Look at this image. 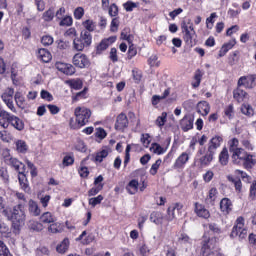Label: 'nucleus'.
Here are the masks:
<instances>
[{
    "mask_svg": "<svg viewBox=\"0 0 256 256\" xmlns=\"http://www.w3.org/2000/svg\"><path fill=\"white\" fill-rule=\"evenodd\" d=\"M4 217L12 222L13 233L19 235V231H21V227L25 225L27 219L23 204H17L12 209L10 208L9 211H4Z\"/></svg>",
    "mask_w": 256,
    "mask_h": 256,
    "instance_id": "obj_1",
    "label": "nucleus"
},
{
    "mask_svg": "<svg viewBox=\"0 0 256 256\" xmlns=\"http://www.w3.org/2000/svg\"><path fill=\"white\" fill-rule=\"evenodd\" d=\"M5 162L13 167L15 171H18V181L20 183L21 189L25 191V193H29L31 188H29V184L27 183V176L25 175V164L19 161L17 158H5Z\"/></svg>",
    "mask_w": 256,
    "mask_h": 256,
    "instance_id": "obj_2",
    "label": "nucleus"
},
{
    "mask_svg": "<svg viewBox=\"0 0 256 256\" xmlns=\"http://www.w3.org/2000/svg\"><path fill=\"white\" fill-rule=\"evenodd\" d=\"M4 119L5 120L1 126L3 129H7L10 125L16 129V131H23V129H25V122H23L21 118L12 115L11 113L5 114Z\"/></svg>",
    "mask_w": 256,
    "mask_h": 256,
    "instance_id": "obj_3",
    "label": "nucleus"
},
{
    "mask_svg": "<svg viewBox=\"0 0 256 256\" xmlns=\"http://www.w3.org/2000/svg\"><path fill=\"white\" fill-rule=\"evenodd\" d=\"M74 115L76 117L77 128L83 127L89 123V119H91V110L86 107H77L74 111Z\"/></svg>",
    "mask_w": 256,
    "mask_h": 256,
    "instance_id": "obj_4",
    "label": "nucleus"
},
{
    "mask_svg": "<svg viewBox=\"0 0 256 256\" xmlns=\"http://www.w3.org/2000/svg\"><path fill=\"white\" fill-rule=\"evenodd\" d=\"M92 43L91 33L84 31L79 38L73 40V47L76 51H83L85 47H89Z\"/></svg>",
    "mask_w": 256,
    "mask_h": 256,
    "instance_id": "obj_5",
    "label": "nucleus"
},
{
    "mask_svg": "<svg viewBox=\"0 0 256 256\" xmlns=\"http://www.w3.org/2000/svg\"><path fill=\"white\" fill-rule=\"evenodd\" d=\"M231 237H239V239H245L247 237V226H245V218L243 216L236 219Z\"/></svg>",
    "mask_w": 256,
    "mask_h": 256,
    "instance_id": "obj_6",
    "label": "nucleus"
},
{
    "mask_svg": "<svg viewBox=\"0 0 256 256\" xmlns=\"http://www.w3.org/2000/svg\"><path fill=\"white\" fill-rule=\"evenodd\" d=\"M13 95H15V90L8 88L2 93L1 97L8 109H10L12 113H17V108H15V104H13Z\"/></svg>",
    "mask_w": 256,
    "mask_h": 256,
    "instance_id": "obj_7",
    "label": "nucleus"
},
{
    "mask_svg": "<svg viewBox=\"0 0 256 256\" xmlns=\"http://www.w3.org/2000/svg\"><path fill=\"white\" fill-rule=\"evenodd\" d=\"M214 243H215V240L213 239H210L207 242H204L201 248L202 256H223V254L220 253L219 251L213 250L215 249V246H213Z\"/></svg>",
    "mask_w": 256,
    "mask_h": 256,
    "instance_id": "obj_8",
    "label": "nucleus"
},
{
    "mask_svg": "<svg viewBox=\"0 0 256 256\" xmlns=\"http://www.w3.org/2000/svg\"><path fill=\"white\" fill-rule=\"evenodd\" d=\"M72 63L75 67H78L79 69H85L91 65V62L89 61V58H87V55L83 53H77L72 58Z\"/></svg>",
    "mask_w": 256,
    "mask_h": 256,
    "instance_id": "obj_9",
    "label": "nucleus"
},
{
    "mask_svg": "<svg viewBox=\"0 0 256 256\" xmlns=\"http://www.w3.org/2000/svg\"><path fill=\"white\" fill-rule=\"evenodd\" d=\"M181 211H183L182 203H174L168 207V221H173V219H177L179 215H181Z\"/></svg>",
    "mask_w": 256,
    "mask_h": 256,
    "instance_id": "obj_10",
    "label": "nucleus"
},
{
    "mask_svg": "<svg viewBox=\"0 0 256 256\" xmlns=\"http://www.w3.org/2000/svg\"><path fill=\"white\" fill-rule=\"evenodd\" d=\"M230 153H231L232 163L234 165H242L243 160L245 159V156L247 155L246 150L243 148L234 150V152H230Z\"/></svg>",
    "mask_w": 256,
    "mask_h": 256,
    "instance_id": "obj_11",
    "label": "nucleus"
},
{
    "mask_svg": "<svg viewBox=\"0 0 256 256\" xmlns=\"http://www.w3.org/2000/svg\"><path fill=\"white\" fill-rule=\"evenodd\" d=\"M182 31L184 33V41L187 45H193V37H195V28L193 26H182Z\"/></svg>",
    "mask_w": 256,
    "mask_h": 256,
    "instance_id": "obj_12",
    "label": "nucleus"
},
{
    "mask_svg": "<svg viewBox=\"0 0 256 256\" xmlns=\"http://www.w3.org/2000/svg\"><path fill=\"white\" fill-rule=\"evenodd\" d=\"M129 125V120L127 119V115L124 113H121L118 115L115 123V129L117 131H123L124 129H127V126Z\"/></svg>",
    "mask_w": 256,
    "mask_h": 256,
    "instance_id": "obj_13",
    "label": "nucleus"
},
{
    "mask_svg": "<svg viewBox=\"0 0 256 256\" xmlns=\"http://www.w3.org/2000/svg\"><path fill=\"white\" fill-rule=\"evenodd\" d=\"M56 69H58V71H61V73H64V75H74L75 74V67H73V65H71V64L57 62Z\"/></svg>",
    "mask_w": 256,
    "mask_h": 256,
    "instance_id": "obj_14",
    "label": "nucleus"
},
{
    "mask_svg": "<svg viewBox=\"0 0 256 256\" xmlns=\"http://www.w3.org/2000/svg\"><path fill=\"white\" fill-rule=\"evenodd\" d=\"M238 87H246V89H253V75L240 77L238 80Z\"/></svg>",
    "mask_w": 256,
    "mask_h": 256,
    "instance_id": "obj_15",
    "label": "nucleus"
},
{
    "mask_svg": "<svg viewBox=\"0 0 256 256\" xmlns=\"http://www.w3.org/2000/svg\"><path fill=\"white\" fill-rule=\"evenodd\" d=\"M211 111V106L207 101H200L197 104V113L202 115L203 117H207Z\"/></svg>",
    "mask_w": 256,
    "mask_h": 256,
    "instance_id": "obj_16",
    "label": "nucleus"
},
{
    "mask_svg": "<svg viewBox=\"0 0 256 256\" xmlns=\"http://www.w3.org/2000/svg\"><path fill=\"white\" fill-rule=\"evenodd\" d=\"M28 211L33 217H39V215H41V208H39V204L33 199L28 201Z\"/></svg>",
    "mask_w": 256,
    "mask_h": 256,
    "instance_id": "obj_17",
    "label": "nucleus"
},
{
    "mask_svg": "<svg viewBox=\"0 0 256 256\" xmlns=\"http://www.w3.org/2000/svg\"><path fill=\"white\" fill-rule=\"evenodd\" d=\"M187 161H189V154L186 152H183L175 161L174 163V169H183L185 165L187 164Z\"/></svg>",
    "mask_w": 256,
    "mask_h": 256,
    "instance_id": "obj_18",
    "label": "nucleus"
},
{
    "mask_svg": "<svg viewBox=\"0 0 256 256\" xmlns=\"http://www.w3.org/2000/svg\"><path fill=\"white\" fill-rule=\"evenodd\" d=\"M37 58L39 61H42V63H49L53 56L51 55V52H49L47 49L42 48L38 50Z\"/></svg>",
    "mask_w": 256,
    "mask_h": 256,
    "instance_id": "obj_19",
    "label": "nucleus"
},
{
    "mask_svg": "<svg viewBox=\"0 0 256 256\" xmlns=\"http://www.w3.org/2000/svg\"><path fill=\"white\" fill-rule=\"evenodd\" d=\"M195 213L196 215L202 217L203 219H209V217H211L209 210H207L205 206H202L199 203H195Z\"/></svg>",
    "mask_w": 256,
    "mask_h": 256,
    "instance_id": "obj_20",
    "label": "nucleus"
},
{
    "mask_svg": "<svg viewBox=\"0 0 256 256\" xmlns=\"http://www.w3.org/2000/svg\"><path fill=\"white\" fill-rule=\"evenodd\" d=\"M221 141H223V138L219 136H215L210 140L208 151L215 154V151H217L218 147H221Z\"/></svg>",
    "mask_w": 256,
    "mask_h": 256,
    "instance_id": "obj_21",
    "label": "nucleus"
},
{
    "mask_svg": "<svg viewBox=\"0 0 256 256\" xmlns=\"http://www.w3.org/2000/svg\"><path fill=\"white\" fill-rule=\"evenodd\" d=\"M233 97L238 103H243V101L248 99L247 92H245L241 88H237L233 91Z\"/></svg>",
    "mask_w": 256,
    "mask_h": 256,
    "instance_id": "obj_22",
    "label": "nucleus"
},
{
    "mask_svg": "<svg viewBox=\"0 0 256 256\" xmlns=\"http://www.w3.org/2000/svg\"><path fill=\"white\" fill-rule=\"evenodd\" d=\"M255 159L253 158V155L246 153V156H244V159L242 161V165L244 169H253L255 165Z\"/></svg>",
    "mask_w": 256,
    "mask_h": 256,
    "instance_id": "obj_23",
    "label": "nucleus"
},
{
    "mask_svg": "<svg viewBox=\"0 0 256 256\" xmlns=\"http://www.w3.org/2000/svg\"><path fill=\"white\" fill-rule=\"evenodd\" d=\"M40 221L41 223L49 225L51 223H55L57 221V218L51 212H44L40 216Z\"/></svg>",
    "mask_w": 256,
    "mask_h": 256,
    "instance_id": "obj_24",
    "label": "nucleus"
},
{
    "mask_svg": "<svg viewBox=\"0 0 256 256\" xmlns=\"http://www.w3.org/2000/svg\"><path fill=\"white\" fill-rule=\"evenodd\" d=\"M115 40V37L102 40L100 44L97 46V53L105 51L109 47V45H111V43H115Z\"/></svg>",
    "mask_w": 256,
    "mask_h": 256,
    "instance_id": "obj_25",
    "label": "nucleus"
},
{
    "mask_svg": "<svg viewBox=\"0 0 256 256\" xmlns=\"http://www.w3.org/2000/svg\"><path fill=\"white\" fill-rule=\"evenodd\" d=\"M215 153L211 152L210 150H207L206 154L200 158V165L202 167L207 166L213 161V156Z\"/></svg>",
    "mask_w": 256,
    "mask_h": 256,
    "instance_id": "obj_26",
    "label": "nucleus"
},
{
    "mask_svg": "<svg viewBox=\"0 0 256 256\" xmlns=\"http://www.w3.org/2000/svg\"><path fill=\"white\" fill-rule=\"evenodd\" d=\"M219 163L223 167L228 165L229 163V150L227 148H223L222 151L219 154Z\"/></svg>",
    "mask_w": 256,
    "mask_h": 256,
    "instance_id": "obj_27",
    "label": "nucleus"
},
{
    "mask_svg": "<svg viewBox=\"0 0 256 256\" xmlns=\"http://www.w3.org/2000/svg\"><path fill=\"white\" fill-rule=\"evenodd\" d=\"M126 190L130 195H135V193L139 191V181H137L136 179L131 180L126 186Z\"/></svg>",
    "mask_w": 256,
    "mask_h": 256,
    "instance_id": "obj_28",
    "label": "nucleus"
},
{
    "mask_svg": "<svg viewBox=\"0 0 256 256\" xmlns=\"http://www.w3.org/2000/svg\"><path fill=\"white\" fill-rule=\"evenodd\" d=\"M14 99L16 101V105L20 109H25V107H27V101L25 100V97L23 96V94H21V92H16Z\"/></svg>",
    "mask_w": 256,
    "mask_h": 256,
    "instance_id": "obj_29",
    "label": "nucleus"
},
{
    "mask_svg": "<svg viewBox=\"0 0 256 256\" xmlns=\"http://www.w3.org/2000/svg\"><path fill=\"white\" fill-rule=\"evenodd\" d=\"M69 238H64L63 241L56 247L58 253L64 254L69 251Z\"/></svg>",
    "mask_w": 256,
    "mask_h": 256,
    "instance_id": "obj_30",
    "label": "nucleus"
},
{
    "mask_svg": "<svg viewBox=\"0 0 256 256\" xmlns=\"http://www.w3.org/2000/svg\"><path fill=\"white\" fill-rule=\"evenodd\" d=\"M236 43L237 41L233 39V40H230L228 43L224 44L220 49V57L225 56L227 52L230 51V49H233V47H235Z\"/></svg>",
    "mask_w": 256,
    "mask_h": 256,
    "instance_id": "obj_31",
    "label": "nucleus"
},
{
    "mask_svg": "<svg viewBox=\"0 0 256 256\" xmlns=\"http://www.w3.org/2000/svg\"><path fill=\"white\" fill-rule=\"evenodd\" d=\"M0 234L2 237H11V228H9V225H7V223L3 222L2 220H0Z\"/></svg>",
    "mask_w": 256,
    "mask_h": 256,
    "instance_id": "obj_32",
    "label": "nucleus"
},
{
    "mask_svg": "<svg viewBox=\"0 0 256 256\" xmlns=\"http://www.w3.org/2000/svg\"><path fill=\"white\" fill-rule=\"evenodd\" d=\"M231 200L229 198H223L220 202V209L223 213L229 214L231 211Z\"/></svg>",
    "mask_w": 256,
    "mask_h": 256,
    "instance_id": "obj_33",
    "label": "nucleus"
},
{
    "mask_svg": "<svg viewBox=\"0 0 256 256\" xmlns=\"http://www.w3.org/2000/svg\"><path fill=\"white\" fill-rule=\"evenodd\" d=\"M49 233H63V226L59 222L50 223L48 226Z\"/></svg>",
    "mask_w": 256,
    "mask_h": 256,
    "instance_id": "obj_34",
    "label": "nucleus"
},
{
    "mask_svg": "<svg viewBox=\"0 0 256 256\" xmlns=\"http://www.w3.org/2000/svg\"><path fill=\"white\" fill-rule=\"evenodd\" d=\"M150 221L156 225L163 223V214L161 212H152L150 215Z\"/></svg>",
    "mask_w": 256,
    "mask_h": 256,
    "instance_id": "obj_35",
    "label": "nucleus"
},
{
    "mask_svg": "<svg viewBox=\"0 0 256 256\" xmlns=\"http://www.w3.org/2000/svg\"><path fill=\"white\" fill-rule=\"evenodd\" d=\"M16 145V151L18 153H27L29 147L27 146V143L24 140H17L15 142Z\"/></svg>",
    "mask_w": 256,
    "mask_h": 256,
    "instance_id": "obj_36",
    "label": "nucleus"
},
{
    "mask_svg": "<svg viewBox=\"0 0 256 256\" xmlns=\"http://www.w3.org/2000/svg\"><path fill=\"white\" fill-rule=\"evenodd\" d=\"M169 93H170V90L166 89L162 96L154 95L152 97V105H154V106L159 105L160 101H163V99H167V97H169Z\"/></svg>",
    "mask_w": 256,
    "mask_h": 256,
    "instance_id": "obj_37",
    "label": "nucleus"
},
{
    "mask_svg": "<svg viewBox=\"0 0 256 256\" xmlns=\"http://www.w3.org/2000/svg\"><path fill=\"white\" fill-rule=\"evenodd\" d=\"M183 131H189L193 127V120L189 118H183L180 122Z\"/></svg>",
    "mask_w": 256,
    "mask_h": 256,
    "instance_id": "obj_38",
    "label": "nucleus"
},
{
    "mask_svg": "<svg viewBox=\"0 0 256 256\" xmlns=\"http://www.w3.org/2000/svg\"><path fill=\"white\" fill-rule=\"evenodd\" d=\"M228 149L230 153H233L234 151H237L239 148V139L237 138H232L229 142H228Z\"/></svg>",
    "mask_w": 256,
    "mask_h": 256,
    "instance_id": "obj_39",
    "label": "nucleus"
},
{
    "mask_svg": "<svg viewBox=\"0 0 256 256\" xmlns=\"http://www.w3.org/2000/svg\"><path fill=\"white\" fill-rule=\"evenodd\" d=\"M241 112L247 117H253V115L255 114L253 107H251V105L249 104H243L241 106Z\"/></svg>",
    "mask_w": 256,
    "mask_h": 256,
    "instance_id": "obj_40",
    "label": "nucleus"
},
{
    "mask_svg": "<svg viewBox=\"0 0 256 256\" xmlns=\"http://www.w3.org/2000/svg\"><path fill=\"white\" fill-rule=\"evenodd\" d=\"M82 26L84 27V29H86V31L88 33H91L93 31H95V27H96L95 22L93 20H90V19L82 22Z\"/></svg>",
    "mask_w": 256,
    "mask_h": 256,
    "instance_id": "obj_41",
    "label": "nucleus"
},
{
    "mask_svg": "<svg viewBox=\"0 0 256 256\" xmlns=\"http://www.w3.org/2000/svg\"><path fill=\"white\" fill-rule=\"evenodd\" d=\"M165 123H167V112H162V114L157 117L155 125H157V127H160L161 129V127H163Z\"/></svg>",
    "mask_w": 256,
    "mask_h": 256,
    "instance_id": "obj_42",
    "label": "nucleus"
},
{
    "mask_svg": "<svg viewBox=\"0 0 256 256\" xmlns=\"http://www.w3.org/2000/svg\"><path fill=\"white\" fill-rule=\"evenodd\" d=\"M54 17L55 9L49 8L47 11L43 13L42 19H44V21H53Z\"/></svg>",
    "mask_w": 256,
    "mask_h": 256,
    "instance_id": "obj_43",
    "label": "nucleus"
},
{
    "mask_svg": "<svg viewBox=\"0 0 256 256\" xmlns=\"http://www.w3.org/2000/svg\"><path fill=\"white\" fill-rule=\"evenodd\" d=\"M123 7L125 11L131 12L133 9H137V7H139V2L127 1L123 4Z\"/></svg>",
    "mask_w": 256,
    "mask_h": 256,
    "instance_id": "obj_44",
    "label": "nucleus"
},
{
    "mask_svg": "<svg viewBox=\"0 0 256 256\" xmlns=\"http://www.w3.org/2000/svg\"><path fill=\"white\" fill-rule=\"evenodd\" d=\"M150 151H152V153H155L156 155H163V153H165V149H163V147H161V145L157 143L151 145Z\"/></svg>",
    "mask_w": 256,
    "mask_h": 256,
    "instance_id": "obj_45",
    "label": "nucleus"
},
{
    "mask_svg": "<svg viewBox=\"0 0 256 256\" xmlns=\"http://www.w3.org/2000/svg\"><path fill=\"white\" fill-rule=\"evenodd\" d=\"M0 256H13L11 252H9V248L5 245V242L0 240Z\"/></svg>",
    "mask_w": 256,
    "mask_h": 256,
    "instance_id": "obj_46",
    "label": "nucleus"
},
{
    "mask_svg": "<svg viewBox=\"0 0 256 256\" xmlns=\"http://www.w3.org/2000/svg\"><path fill=\"white\" fill-rule=\"evenodd\" d=\"M109 155V151L107 149H103L102 151L98 152L95 156V161H98V163H101L105 157Z\"/></svg>",
    "mask_w": 256,
    "mask_h": 256,
    "instance_id": "obj_47",
    "label": "nucleus"
},
{
    "mask_svg": "<svg viewBox=\"0 0 256 256\" xmlns=\"http://www.w3.org/2000/svg\"><path fill=\"white\" fill-rule=\"evenodd\" d=\"M213 19H217V13L213 12L210 17H208L206 19V27L207 29H213V25L215 23V20Z\"/></svg>",
    "mask_w": 256,
    "mask_h": 256,
    "instance_id": "obj_48",
    "label": "nucleus"
},
{
    "mask_svg": "<svg viewBox=\"0 0 256 256\" xmlns=\"http://www.w3.org/2000/svg\"><path fill=\"white\" fill-rule=\"evenodd\" d=\"M53 36L45 35L41 38V43L44 47H49V45H53Z\"/></svg>",
    "mask_w": 256,
    "mask_h": 256,
    "instance_id": "obj_49",
    "label": "nucleus"
},
{
    "mask_svg": "<svg viewBox=\"0 0 256 256\" xmlns=\"http://www.w3.org/2000/svg\"><path fill=\"white\" fill-rule=\"evenodd\" d=\"M16 199L19 200L18 205H22V208H25V205L27 204V198H25V194L21 192H16Z\"/></svg>",
    "mask_w": 256,
    "mask_h": 256,
    "instance_id": "obj_50",
    "label": "nucleus"
},
{
    "mask_svg": "<svg viewBox=\"0 0 256 256\" xmlns=\"http://www.w3.org/2000/svg\"><path fill=\"white\" fill-rule=\"evenodd\" d=\"M71 25H73V18L71 16L64 17L60 22L61 27H71Z\"/></svg>",
    "mask_w": 256,
    "mask_h": 256,
    "instance_id": "obj_51",
    "label": "nucleus"
},
{
    "mask_svg": "<svg viewBox=\"0 0 256 256\" xmlns=\"http://www.w3.org/2000/svg\"><path fill=\"white\" fill-rule=\"evenodd\" d=\"M101 201H103V195H98L97 197L89 199V205L95 207L96 205H101Z\"/></svg>",
    "mask_w": 256,
    "mask_h": 256,
    "instance_id": "obj_52",
    "label": "nucleus"
},
{
    "mask_svg": "<svg viewBox=\"0 0 256 256\" xmlns=\"http://www.w3.org/2000/svg\"><path fill=\"white\" fill-rule=\"evenodd\" d=\"M26 165L28 169L31 170V177H37V167H35V164L29 160H26Z\"/></svg>",
    "mask_w": 256,
    "mask_h": 256,
    "instance_id": "obj_53",
    "label": "nucleus"
},
{
    "mask_svg": "<svg viewBox=\"0 0 256 256\" xmlns=\"http://www.w3.org/2000/svg\"><path fill=\"white\" fill-rule=\"evenodd\" d=\"M161 159L156 160V162L151 166L150 174L151 175H157V171L159 170V167H161Z\"/></svg>",
    "mask_w": 256,
    "mask_h": 256,
    "instance_id": "obj_54",
    "label": "nucleus"
},
{
    "mask_svg": "<svg viewBox=\"0 0 256 256\" xmlns=\"http://www.w3.org/2000/svg\"><path fill=\"white\" fill-rule=\"evenodd\" d=\"M83 15H85V9H83V7H77L74 10V18L75 19H83Z\"/></svg>",
    "mask_w": 256,
    "mask_h": 256,
    "instance_id": "obj_55",
    "label": "nucleus"
},
{
    "mask_svg": "<svg viewBox=\"0 0 256 256\" xmlns=\"http://www.w3.org/2000/svg\"><path fill=\"white\" fill-rule=\"evenodd\" d=\"M102 190H103V184H99L98 186L90 189L88 191V195H89V197H93V196L97 195V193H99Z\"/></svg>",
    "mask_w": 256,
    "mask_h": 256,
    "instance_id": "obj_56",
    "label": "nucleus"
},
{
    "mask_svg": "<svg viewBox=\"0 0 256 256\" xmlns=\"http://www.w3.org/2000/svg\"><path fill=\"white\" fill-rule=\"evenodd\" d=\"M149 65L150 67H159V58L157 57V55H152L150 56V58L148 59Z\"/></svg>",
    "mask_w": 256,
    "mask_h": 256,
    "instance_id": "obj_57",
    "label": "nucleus"
},
{
    "mask_svg": "<svg viewBox=\"0 0 256 256\" xmlns=\"http://www.w3.org/2000/svg\"><path fill=\"white\" fill-rule=\"evenodd\" d=\"M77 151H80L81 153H85L87 151V146L85 145V142L82 140H78L75 146Z\"/></svg>",
    "mask_w": 256,
    "mask_h": 256,
    "instance_id": "obj_58",
    "label": "nucleus"
},
{
    "mask_svg": "<svg viewBox=\"0 0 256 256\" xmlns=\"http://www.w3.org/2000/svg\"><path fill=\"white\" fill-rule=\"evenodd\" d=\"M226 117H228V119H233V115H234V107L233 104H230L227 106V108L224 111Z\"/></svg>",
    "mask_w": 256,
    "mask_h": 256,
    "instance_id": "obj_59",
    "label": "nucleus"
},
{
    "mask_svg": "<svg viewBox=\"0 0 256 256\" xmlns=\"http://www.w3.org/2000/svg\"><path fill=\"white\" fill-rule=\"evenodd\" d=\"M141 143L145 147H149V145L151 143V136H149V134H142V136H141Z\"/></svg>",
    "mask_w": 256,
    "mask_h": 256,
    "instance_id": "obj_60",
    "label": "nucleus"
},
{
    "mask_svg": "<svg viewBox=\"0 0 256 256\" xmlns=\"http://www.w3.org/2000/svg\"><path fill=\"white\" fill-rule=\"evenodd\" d=\"M135 55H137V49L135 48V46L133 44H131L128 49L127 59L131 60V58L135 57Z\"/></svg>",
    "mask_w": 256,
    "mask_h": 256,
    "instance_id": "obj_61",
    "label": "nucleus"
},
{
    "mask_svg": "<svg viewBox=\"0 0 256 256\" xmlns=\"http://www.w3.org/2000/svg\"><path fill=\"white\" fill-rule=\"evenodd\" d=\"M40 95H41V98L45 99L46 101H53V95L49 93V91L42 90Z\"/></svg>",
    "mask_w": 256,
    "mask_h": 256,
    "instance_id": "obj_62",
    "label": "nucleus"
},
{
    "mask_svg": "<svg viewBox=\"0 0 256 256\" xmlns=\"http://www.w3.org/2000/svg\"><path fill=\"white\" fill-rule=\"evenodd\" d=\"M72 89H81L83 87V81L77 79L70 82Z\"/></svg>",
    "mask_w": 256,
    "mask_h": 256,
    "instance_id": "obj_63",
    "label": "nucleus"
},
{
    "mask_svg": "<svg viewBox=\"0 0 256 256\" xmlns=\"http://www.w3.org/2000/svg\"><path fill=\"white\" fill-rule=\"evenodd\" d=\"M118 13H119V8L115 4H112L109 8V15L111 17H117Z\"/></svg>",
    "mask_w": 256,
    "mask_h": 256,
    "instance_id": "obj_64",
    "label": "nucleus"
}]
</instances>
